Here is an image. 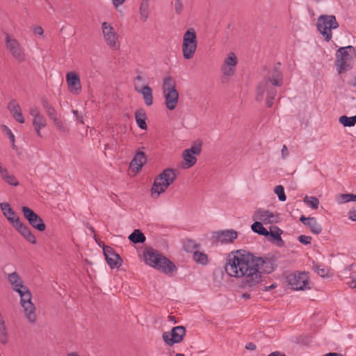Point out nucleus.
<instances>
[{
  "instance_id": "f257e3e1",
  "label": "nucleus",
  "mask_w": 356,
  "mask_h": 356,
  "mask_svg": "<svg viewBox=\"0 0 356 356\" xmlns=\"http://www.w3.org/2000/svg\"><path fill=\"white\" fill-rule=\"evenodd\" d=\"M252 265V254L237 250L228 254L225 270L231 277H243V284L252 287L261 281V275Z\"/></svg>"
},
{
  "instance_id": "f03ea898",
  "label": "nucleus",
  "mask_w": 356,
  "mask_h": 356,
  "mask_svg": "<svg viewBox=\"0 0 356 356\" xmlns=\"http://www.w3.org/2000/svg\"><path fill=\"white\" fill-rule=\"evenodd\" d=\"M281 64L277 63L270 74L266 76L264 79L259 83L257 87V95L255 100L261 102L263 100L264 95L266 94V105L270 108L273 106V100L277 94V87H280L283 84V74L280 70Z\"/></svg>"
},
{
  "instance_id": "7ed1b4c3",
  "label": "nucleus",
  "mask_w": 356,
  "mask_h": 356,
  "mask_svg": "<svg viewBox=\"0 0 356 356\" xmlns=\"http://www.w3.org/2000/svg\"><path fill=\"white\" fill-rule=\"evenodd\" d=\"M143 257L146 264L168 276H172L177 270L173 262L152 248L144 250Z\"/></svg>"
},
{
  "instance_id": "20e7f679",
  "label": "nucleus",
  "mask_w": 356,
  "mask_h": 356,
  "mask_svg": "<svg viewBox=\"0 0 356 356\" xmlns=\"http://www.w3.org/2000/svg\"><path fill=\"white\" fill-rule=\"evenodd\" d=\"M176 170L166 168L157 177L151 188L152 197L154 199L159 197L161 193H164L168 186L176 179Z\"/></svg>"
},
{
  "instance_id": "39448f33",
  "label": "nucleus",
  "mask_w": 356,
  "mask_h": 356,
  "mask_svg": "<svg viewBox=\"0 0 356 356\" xmlns=\"http://www.w3.org/2000/svg\"><path fill=\"white\" fill-rule=\"evenodd\" d=\"M356 56L354 47L349 45L340 47L336 52L335 65L339 74H343L353 68V60Z\"/></svg>"
},
{
  "instance_id": "423d86ee",
  "label": "nucleus",
  "mask_w": 356,
  "mask_h": 356,
  "mask_svg": "<svg viewBox=\"0 0 356 356\" xmlns=\"http://www.w3.org/2000/svg\"><path fill=\"white\" fill-rule=\"evenodd\" d=\"M339 27L334 15H321L317 19L316 28L326 42H330L332 37V30Z\"/></svg>"
},
{
  "instance_id": "0eeeda50",
  "label": "nucleus",
  "mask_w": 356,
  "mask_h": 356,
  "mask_svg": "<svg viewBox=\"0 0 356 356\" xmlns=\"http://www.w3.org/2000/svg\"><path fill=\"white\" fill-rule=\"evenodd\" d=\"M17 293L20 296V304L24 309L25 316L31 323H34L37 319L36 309L34 304L31 302L30 291L27 286H25Z\"/></svg>"
},
{
  "instance_id": "6e6552de",
  "label": "nucleus",
  "mask_w": 356,
  "mask_h": 356,
  "mask_svg": "<svg viewBox=\"0 0 356 356\" xmlns=\"http://www.w3.org/2000/svg\"><path fill=\"white\" fill-rule=\"evenodd\" d=\"M197 47L196 33L193 28L188 29L184 34L182 42V53L185 59L193 58Z\"/></svg>"
},
{
  "instance_id": "1a4fd4ad",
  "label": "nucleus",
  "mask_w": 356,
  "mask_h": 356,
  "mask_svg": "<svg viewBox=\"0 0 356 356\" xmlns=\"http://www.w3.org/2000/svg\"><path fill=\"white\" fill-rule=\"evenodd\" d=\"M252 268L258 271L259 275L262 273H271L277 267L275 256L258 257L252 254Z\"/></svg>"
},
{
  "instance_id": "9d476101",
  "label": "nucleus",
  "mask_w": 356,
  "mask_h": 356,
  "mask_svg": "<svg viewBox=\"0 0 356 356\" xmlns=\"http://www.w3.org/2000/svg\"><path fill=\"white\" fill-rule=\"evenodd\" d=\"M288 284L293 290H307L310 289V282L309 277L305 273H293L286 277Z\"/></svg>"
},
{
  "instance_id": "9b49d317",
  "label": "nucleus",
  "mask_w": 356,
  "mask_h": 356,
  "mask_svg": "<svg viewBox=\"0 0 356 356\" xmlns=\"http://www.w3.org/2000/svg\"><path fill=\"white\" fill-rule=\"evenodd\" d=\"M185 334V327L182 325H179L173 327L170 332H163L162 337L168 346H172L175 343H180Z\"/></svg>"
},
{
  "instance_id": "f8f14e48",
  "label": "nucleus",
  "mask_w": 356,
  "mask_h": 356,
  "mask_svg": "<svg viewBox=\"0 0 356 356\" xmlns=\"http://www.w3.org/2000/svg\"><path fill=\"white\" fill-rule=\"evenodd\" d=\"M22 211L24 218L29 221V224L39 232H43L46 229V225L42 219L31 209L28 207H22Z\"/></svg>"
},
{
  "instance_id": "ddd939ff",
  "label": "nucleus",
  "mask_w": 356,
  "mask_h": 356,
  "mask_svg": "<svg viewBox=\"0 0 356 356\" xmlns=\"http://www.w3.org/2000/svg\"><path fill=\"white\" fill-rule=\"evenodd\" d=\"M102 32L104 40L110 48L118 49L120 47L118 38L116 33L114 31L113 26L104 22L102 24Z\"/></svg>"
},
{
  "instance_id": "4468645a",
  "label": "nucleus",
  "mask_w": 356,
  "mask_h": 356,
  "mask_svg": "<svg viewBox=\"0 0 356 356\" xmlns=\"http://www.w3.org/2000/svg\"><path fill=\"white\" fill-rule=\"evenodd\" d=\"M6 47L10 50L13 56L19 62H23L26 59L24 50L15 39H11L6 36Z\"/></svg>"
},
{
  "instance_id": "2eb2a0df",
  "label": "nucleus",
  "mask_w": 356,
  "mask_h": 356,
  "mask_svg": "<svg viewBox=\"0 0 356 356\" xmlns=\"http://www.w3.org/2000/svg\"><path fill=\"white\" fill-rule=\"evenodd\" d=\"M278 216L268 210L257 209L253 216V220H260L264 224H273L278 222Z\"/></svg>"
},
{
  "instance_id": "dca6fc26",
  "label": "nucleus",
  "mask_w": 356,
  "mask_h": 356,
  "mask_svg": "<svg viewBox=\"0 0 356 356\" xmlns=\"http://www.w3.org/2000/svg\"><path fill=\"white\" fill-rule=\"evenodd\" d=\"M66 82L68 90L74 94L79 95L81 92V79L75 72H70L66 74Z\"/></svg>"
},
{
  "instance_id": "f3484780",
  "label": "nucleus",
  "mask_w": 356,
  "mask_h": 356,
  "mask_svg": "<svg viewBox=\"0 0 356 356\" xmlns=\"http://www.w3.org/2000/svg\"><path fill=\"white\" fill-rule=\"evenodd\" d=\"M201 152V145H193L191 148L185 149L183 152V158L185 161L187 168L194 165L197 161L196 156Z\"/></svg>"
},
{
  "instance_id": "a211bd4d",
  "label": "nucleus",
  "mask_w": 356,
  "mask_h": 356,
  "mask_svg": "<svg viewBox=\"0 0 356 356\" xmlns=\"http://www.w3.org/2000/svg\"><path fill=\"white\" fill-rule=\"evenodd\" d=\"M104 254L108 265L111 268H118L122 264V259L120 255L114 252L112 248L105 246L103 248Z\"/></svg>"
},
{
  "instance_id": "6ab92c4d",
  "label": "nucleus",
  "mask_w": 356,
  "mask_h": 356,
  "mask_svg": "<svg viewBox=\"0 0 356 356\" xmlns=\"http://www.w3.org/2000/svg\"><path fill=\"white\" fill-rule=\"evenodd\" d=\"M13 227L29 243H36L35 236L32 234L30 229L21 220L16 222Z\"/></svg>"
},
{
  "instance_id": "aec40b11",
  "label": "nucleus",
  "mask_w": 356,
  "mask_h": 356,
  "mask_svg": "<svg viewBox=\"0 0 356 356\" xmlns=\"http://www.w3.org/2000/svg\"><path fill=\"white\" fill-rule=\"evenodd\" d=\"M283 231L277 226H271L268 232V240L275 244L277 247L282 248L285 243L281 237Z\"/></svg>"
},
{
  "instance_id": "412c9836",
  "label": "nucleus",
  "mask_w": 356,
  "mask_h": 356,
  "mask_svg": "<svg viewBox=\"0 0 356 356\" xmlns=\"http://www.w3.org/2000/svg\"><path fill=\"white\" fill-rule=\"evenodd\" d=\"M0 208L3 214L10 222L13 227L14 225H15L16 222H19L20 220L19 218L17 216L16 212L11 208V206L9 203H0Z\"/></svg>"
},
{
  "instance_id": "4be33fe9",
  "label": "nucleus",
  "mask_w": 356,
  "mask_h": 356,
  "mask_svg": "<svg viewBox=\"0 0 356 356\" xmlns=\"http://www.w3.org/2000/svg\"><path fill=\"white\" fill-rule=\"evenodd\" d=\"M215 238L222 243H232L237 238V232L233 229L218 231L215 233Z\"/></svg>"
},
{
  "instance_id": "5701e85b",
  "label": "nucleus",
  "mask_w": 356,
  "mask_h": 356,
  "mask_svg": "<svg viewBox=\"0 0 356 356\" xmlns=\"http://www.w3.org/2000/svg\"><path fill=\"white\" fill-rule=\"evenodd\" d=\"M165 99V105L170 111H173L177 106L179 92L177 90L163 92Z\"/></svg>"
},
{
  "instance_id": "b1692460",
  "label": "nucleus",
  "mask_w": 356,
  "mask_h": 356,
  "mask_svg": "<svg viewBox=\"0 0 356 356\" xmlns=\"http://www.w3.org/2000/svg\"><path fill=\"white\" fill-rule=\"evenodd\" d=\"M300 221L308 227L313 234H319L321 233L322 227L321 225L317 222V220L314 217H305V216H301Z\"/></svg>"
},
{
  "instance_id": "393cba45",
  "label": "nucleus",
  "mask_w": 356,
  "mask_h": 356,
  "mask_svg": "<svg viewBox=\"0 0 356 356\" xmlns=\"http://www.w3.org/2000/svg\"><path fill=\"white\" fill-rule=\"evenodd\" d=\"M147 162V157L143 152L138 151L130 163V167L136 172H139Z\"/></svg>"
},
{
  "instance_id": "a878e982",
  "label": "nucleus",
  "mask_w": 356,
  "mask_h": 356,
  "mask_svg": "<svg viewBox=\"0 0 356 356\" xmlns=\"http://www.w3.org/2000/svg\"><path fill=\"white\" fill-rule=\"evenodd\" d=\"M136 91L143 95L144 102L147 106L152 105V90L149 86H141L140 85H136Z\"/></svg>"
},
{
  "instance_id": "bb28decb",
  "label": "nucleus",
  "mask_w": 356,
  "mask_h": 356,
  "mask_svg": "<svg viewBox=\"0 0 356 356\" xmlns=\"http://www.w3.org/2000/svg\"><path fill=\"white\" fill-rule=\"evenodd\" d=\"M0 177L7 184L10 186H17L19 184L17 178L9 173L8 169L0 163Z\"/></svg>"
},
{
  "instance_id": "cd10ccee",
  "label": "nucleus",
  "mask_w": 356,
  "mask_h": 356,
  "mask_svg": "<svg viewBox=\"0 0 356 356\" xmlns=\"http://www.w3.org/2000/svg\"><path fill=\"white\" fill-rule=\"evenodd\" d=\"M8 279L13 287V289L16 292H18L26 286L23 284V281L17 272L9 274Z\"/></svg>"
},
{
  "instance_id": "c85d7f7f",
  "label": "nucleus",
  "mask_w": 356,
  "mask_h": 356,
  "mask_svg": "<svg viewBox=\"0 0 356 356\" xmlns=\"http://www.w3.org/2000/svg\"><path fill=\"white\" fill-rule=\"evenodd\" d=\"M149 0H142L139 6V14L140 20L145 22L149 15Z\"/></svg>"
},
{
  "instance_id": "c756f323",
  "label": "nucleus",
  "mask_w": 356,
  "mask_h": 356,
  "mask_svg": "<svg viewBox=\"0 0 356 356\" xmlns=\"http://www.w3.org/2000/svg\"><path fill=\"white\" fill-rule=\"evenodd\" d=\"M136 122L138 126L143 130H146L147 128L146 124V113L142 108L136 110L135 112Z\"/></svg>"
},
{
  "instance_id": "7c9ffc66",
  "label": "nucleus",
  "mask_w": 356,
  "mask_h": 356,
  "mask_svg": "<svg viewBox=\"0 0 356 356\" xmlns=\"http://www.w3.org/2000/svg\"><path fill=\"white\" fill-rule=\"evenodd\" d=\"M47 125V120L43 115L35 117L33 119V126L38 136L41 137L40 130Z\"/></svg>"
},
{
  "instance_id": "2f4dec72",
  "label": "nucleus",
  "mask_w": 356,
  "mask_h": 356,
  "mask_svg": "<svg viewBox=\"0 0 356 356\" xmlns=\"http://www.w3.org/2000/svg\"><path fill=\"white\" fill-rule=\"evenodd\" d=\"M133 243H142L145 241V236L140 229H135L128 237Z\"/></svg>"
},
{
  "instance_id": "473e14b6",
  "label": "nucleus",
  "mask_w": 356,
  "mask_h": 356,
  "mask_svg": "<svg viewBox=\"0 0 356 356\" xmlns=\"http://www.w3.org/2000/svg\"><path fill=\"white\" fill-rule=\"evenodd\" d=\"M163 92H165L168 91H173L177 90L176 89V83L174 79L171 76H165L163 79V86H162Z\"/></svg>"
},
{
  "instance_id": "72a5a7b5",
  "label": "nucleus",
  "mask_w": 356,
  "mask_h": 356,
  "mask_svg": "<svg viewBox=\"0 0 356 356\" xmlns=\"http://www.w3.org/2000/svg\"><path fill=\"white\" fill-rule=\"evenodd\" d=\"M254 221L251 226L252 230L259 235L268 236V231L263 226L262 223L258 220Z\"/></svg>"
},
{
  "instance_id": "f704fd0d",
  "label": "nucleus",
  "mask_w": 356,
  "mask_h": 356,
  "mask_svg": "<svg viewBox=\"0 0 356 356\" xmlns=\"http://www.w3.org/2000/svg\"><path fill=\"white\" fill-rule=\"evenodd\" d=\"M193 259L195 262L202 265H205L208 262L207 255L199 251H195L193 252Z\"/></svg>"
},
{
  "instance_id": "c9c22d12",
  "label": "nucleus",
  "mask_w": 356,
  "mask_h": 356,
  "mask_svg": "<svg viewBox=\"0 0 356 356\" xmlns=\"http://www.w3.org/2000/svg\"><path fill=\"white\" fill-rule=\"evenodd\" d=\"M339 121L343 127H353L356 123V115L353 117L342 115L339 118Z\"/></svg>"
},
{
  "instance_id": "e433bc0d",
  "label": "nucleus",
  "mask_w": 356,
  "mask_h": 356,
  "mask_svg": "<svg viewBox=\"0 0 356 356\" xmlns=\"http://www.w3.org/2000/svg\"><path fill=\"white\" fill-rule=\"evenodd\" d=\"M337 201L339 204H343L350 201L356 202V195L354 194H340L337 197Z\"/></svg>"
},
{
  "instance_id": "4c0bfd02",
  "label": "nucleus",
  "mask_w": 356,
  "mask_h": 356,
  "mask_svg": "<svg viewBox=\"0 0 356 356\" xmlns=\"http://www.w3.org/2000/svg\"><path fill=\"white\" fill-rule=\"evenodd\" d=\"M303 202L313 209H318L320 204L318 199L314 196H305Z\"/></svg>"
},
{
  "instance_id": "58836bf2",
  "label": "nucleus",
  "mask_w": 356,
  "mask_h": 356,
  "mask_svg": "<svg viewBox=\"0 0 356 356\" xmlns=\"http://www.w3.org/2000/svg\"><path fill=\"white\" fill-rule=\"evenodd\" d=\"M238 60L237 57L233 52H229L227 57L225 59L223 64L231 66V67H235L236 66Z\"/></svg>"
},
{
  "instance_id": "ea45409f",
  "label": "nucleus",
  "mask_w": 356,
  "mask_h": 356,
  "mask_svg": "<svg viewBox=\"0 0 356 356\" xmlns=\"http://www.w3.org/2000/svg\"><path fill=\"white\" fill-rule=\"evenodd\" d=\"M8 109L13 115L22 111L19 104L15 99L11 100L8 103Z\"/></svg>"
},
{
  "instance_id": "a19ab883",
  "label": "nucleus",
  "mask_w": 356,
  "mask_h": 356,
  "mask_svg": "<svg viewBox=\"0 0 356 356\" xmlns=\"http://www.w3.org/2000/svg\"><path fill=\"white\" fill-rule=\"evenodd\" d=\"M274 193L277 195L278 199L281 202L286 200V197L284 193V187L282 185H278L274 188Z\"/></svg>"
},
{
  "instance_id": "79ce46f5",
  "label": "nucleus",
  "mask_w": 356,
  "mask_h": 356,
  "mask_svg": "<svg viewBox=\"0 0 356 356\" xmlns=\"http://www.w3.org/2000/svg\"><path fill=\"white\" fill-rule=\"evenodd\" d=\"M235 67H231V66L222 64L221 67V71L225 76H232L235 72Z\"/></svg>"
},
{
  "instance_id": "37998d69",
  "label": "nucleus",
  "mask_w": 356,
  "mask_h": 356,
  "mask_svg": "<svg viewBox=\"0 0 356 356\" xmlns=\"http://www.w3.org/2000/svg\"><path fill=\"white\" fill-rule=\"evenodd\" d=\"M198 246L199 245L192 240H187L184 243V249L187 252H191L193 249L197 248Z\"/></svg>"
},
{
  "instance_id": "c03bdc74",
  "label": "nucleus",
  "mask_w": 356,
  "mask_h": 356,
  "mask_svg": "<svg viewBox=\"0 0 356 356\" xmlns=\"http://www.w3.org/2000/svg\"><path fill=\"white\" fill-rule=\"evenodd\" d=\"M314 271L320 276L325 277L327 275V270L319 265H314L313 267Z\"/></svg>"
},
{
  "instance_id": "a18cd8bd",
  "label": "nucleus",
  "mask_w": 356,
  "mask_h": 356,
  "mask_svg": "<svg viewBox=\"0 0 356 356\" xmlns=\"http://www.w3.org/2000/svg\"><path fill=\"white\" fill-rule=\"evenodd\" d=\"M3 131H6V133L8 135V138H10V141L12 143L13 148L14 149L15 147V136H14V134H13L11 130L7 126L3 125Z\"/></svg>"
},
{
  "instance_id": "49530a36",
  "label": "nucleus",
  "mask_w": 356,
  "mask_h": 356,
  "mask_svg": "<svg viewBox=\"0 0 356 356\" xmlns=\"http://www.w3.org/2000/svg\"><path fill=\"white\" fill-rule=\"evenodd\" d=\"M184 6L181 0L175 1V10L177 15H180L183 10Z\"/></svg>"
},
{
  "instance_id": "de8ad7c7",
  "label": "nucleus",
  "mask_w": 356,
  "mask_h": 356,
  "mask_svg": "<svg viewBox=\"0 0 356 356\" xmlns=\"http://www.w3.org/2000/svg\"><path fill=\"white\" fill-rule=\"evenodd\" d=\"M309 338L305 336L300 335L294 338V342L298 344H307Z\"/></svg>"
},
{
  "instance_id": "09e8293b",
  "label": "nucleus",
  "mask_w": 356,
  "mask_h": 356,
  "mask_svg": "<svg viewBox=\"0 0 356 356\" xmlns=\"http://www.w3.org/2000/svg\"><path fill=\"white\" fill-rule=\"evenodd\" d=\"M312 238L309 236L300 235L298 236V241L300 243L304 245H308L311 243Z\"/></svg>"
},
{
  "instance_id": "8fccbe9b",
  "label": "nucleus",
  "mask_w": 356,
  "mask_h": 356,
  "mask_svg": "<svg viewBox=\"0 0 356 356\" xmlns=\"http://www.w3.org/2000/svg\"><path fill=\"white\" fill-rule=\"evenodd\" d=\"M51 120H53L54 124L57 127V129L62 131L65 130V127L63 124L62 120L60 118H57V116L51 119Z\"/></svg>"
},
{
  "instance_id": "3c124183",
  "label": "nucleus",
  "mask_w": 356,
  "mask_h": 356,
  "mask_svg": "<svg viewBox=\"0 0 356 356\" xmlns=\"http://www.w3.org/2000/svg\"><path fill=\"white\" fill-rule=\"evenodd\" d=\"M30 115L34 118L35 117L40 116L42 114L40 113L39 109L36 106H33L30 109Z\"/></svg>"
},
{
  "instance_id": "603ef678",
  "label": "nucleus",
  "mask_w": 356,
  "mask_h": 356,
  "mask_svg": "<svg viewBox=\"0 0 356 356\" xmlns=\"http://www.w3.org/2000/svg\"><path fill=\"white\" fill-rule=\"evenodd\" d=\"M13 117L15 118V120L16 121H17L18 122H19L21 124L24 122V118L23 117L22 111L20 112L13 115Z\"/></svg>"
},
{
  "instance_id": "864d4df0",
  "label": "nucleus",
  "mask_w": 356,
  "mask_h": 356,
  "mask_svg": "<svg viewBox=\"0 0 356 356\" xmlns=\"http://www.w3.org/2000/svg\"><path fill=\"white\" fill-rule=\"evenodd\" d=\"M72 113H73L74 117L76 118V120L78 122H79L81 124H84L83 116L82 115H79L78 111L73 110Z\"/></svg>"
},
{
  "instance_id": "5fc2aeb1",
  "label": "nucleus",
  "mask_w": 356,
  "mask_h": 356,
  "mask_svg": "<svg viewBox=\"0 0 356 356\" xmlns=\"http://www.w3.org/2000/svg\"><path fill=\"white\" fill-rule=\"evenodd\" d=\"M351 279V281L348 282V285L350 288L355 289L356 288V272L353 273Z\"/></svg>"
},
{
  "instance_id": "6e6d98bb",
  "label": "nucleus",
  "mask_w": 356,
  "mask_h": 356,
  "mask_svg": "<svg viewBox=\"0 0 356 356\" xmlns=\"http://www.w3.org/2000/svg\"><path fill=\"white\" fill-rule=\"evenodd\" d=\"M0 343L3 345L8 343V333H0Z\"/></svg>"
},
{
  "instance_id": "4d7b16f0",
  "label": "nucleus",
  "mask_w": 356,
  "mask_h": 356,
  "mask_svg": "<svg viewBox=\"0 0 356 356\" xmlns=\"http://www.w3.org/2000/svg\"><path fill=\"white\" fill-rule=\"evenodd\" d=\"M281 154H282V158L283 159H286L287 158V156H289V151H288V149H287V147H286V146L285 145H284L282 146Z\"/></svg>"
},
{
  "instance_id": "13d9d810",
  "label": "nucleus",
  "mask_w": 356,
  "mask_h": 356,
  "mask_svg": "<svg viewBox=\"0 0 356 356\" xmlns=\"http://www.w3.org/2000/svg\"><path fill=\"white\" fill-rule=\"evenodd\" d=\"M33 33L35 35H42L44 33V31L41 26H35L33 29Z\"/></svg>"
},
{
  "instance_id": "bf43d9fd",
  "label": "nucleus",
  "mask_w": 356,
  "mask_h": 356,
  "mask_svg": "<svg viewBox=\"0 0 356 356\" xmlns=\"http://www.w3.org/2000/svg\"><path fill=\"white\" fill-rule=\"evenodd\" d=\"M47 114L51 120L57 116V112L54 108H51V110L48 111Z\"/></svg>"
},
{
  "instance_id": "052dcab7",
  "label": "nucleus",
  "mask_w": 356,
  "mask_h": 356,
  "mask_svg": "<svg viewBox=\"0 0 356 356\" xmlns=\"http://www.w3.org/2000/svg\"><path fill=\"white\" fill-rule=\"evenodd\" d=\"M277 287V284L276 283H273L270 286H264L262 289H261V291H268L271 289H274Z\"/></svg>"
},
{
  "instance_id": "680f3d73",
  "label": "nucleus",
  "mask_w": 356,
  "mask_h": 356,
  "mask_svg": "<svg viewBox=\"0 0 356 356\" xmlns=\"http://www.w3.org/2000/svg\"><path fill=\"white\" fill-rule=\"evenodd\" d=\"M143 81V77L138 74L134 79V88L136 89V85H140L139 83Z\"/></svg>"
},
{
  "instance_id": "e2e57ef3",
  "label": "nucleus",
  "mask_w": 356,
  "mask_h": 356,
  "mask_svg": "<svg viewBox=\"0 0 356 356\" xmlns=\"http://www.w3.org/2000/svg\"><path fill=\"white\" fill-rule=\"evenodd\" d=\"M348 217L351 220L356 221V209L350 211L348 213Z\"/></svg>"
},
{
  "instance_id": "0e129e2a",
  "label": "nucleus",
  "mask_w": 356,
  "mask_h": 356,
  "mask_svg": "<svg viewBox=\"0 0 356 356\" xmlns=\"http://www.w3.org/2000/svg\"><path fill=\"white\" fill-rule=\"evenodd\" d=\"M41 104H42L44 109L50 105V103L49 102L48 99L44 97H42Z\"/></svg>"
},
{
  "instance_id": "69168bd1",
  "label": "nucleus",
  "mask_w": 356,
  "mask_h": 356,
  "mask_svg": "<svg viewBox=\"0 0 356 356\" xmlns=\"http://www.w3.org/2000/svg\"><path fill=\"white\" fill-rule=\"evenodd\" d=\"M125 0H113V4L115 8H118L119 6L122 5Z\"/></svg>"
},
{
  "instance_id": "338daca9",
  "label": "nucleus",
  "mask_w": 356,
  "mask_h": 356,
  "mask_svg": "<svg viewBox=\"0 0 356 356\" xmlns=\"http://www.w3.org/2000/svg\"><path fill=\"white\" fill-rule=\"evenodd\" d=\"M268 356H285V355L281 352L275 351L270 353Z\"/></svg>"
},
{
  "instance_id": "774afa93",
  "label": "nucleus",
  "mask_w": 356,
  "mask_h": 356,
  "mask_svg": "<svg viewBox=\"0 0 356 356\" xmlns=\"http://www.w3.org/2000/svg\"><path fill=\"white\" fill-rule=\"evenodd\" d=\"M323 356H345V355H343L342 354L338 353H329Z\"/></svg>"
}]
</instances>
